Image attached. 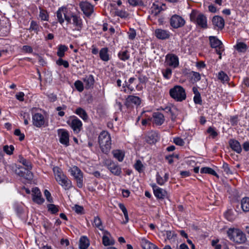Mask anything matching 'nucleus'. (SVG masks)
I'll list each match as a JSON object with an SVG mask.
<instances>
[{
	"label": "nucleus",
	"instance_id": "63",
	"mask_svg": "<svg viewBox=\"0 0 249 249\" xmlns=\"http://www.w3.org/2000/svg\"><path fill=\"white\" fill-rule=\"evenodd\" d=\"M230 122L232 126H235L238 123V117L237 116H231L230 118Z\"/></svg>",
	"mask_w": 249,
	"mask_h": 249
},
{
	"label": "nucleus",
	"instance_id": "11",
	"mask_svg": "<svg viewBox=\"0 0 249 249\" xmlns=\"http://www.w3.org/2000/svg\"><path fill=\"white\" fill-rule=\"evenodd\" d=\"M13 168H16L15 169V173L17 174L18 176L23 177L26 179L31 180L33 178V174L30 171V170H28L26 168H23L22 167H18L16 164L12 165Z\"/></svg>",
	"mask_w": 249,
	"mask_h": 249
},
{
	"label": "nucleus",
	"instance_id": "46",
	"mask_svg": "<svg viewBox=\"0 0 249 249\" xmlns=\"http://www.w3.org/2000/svg\"><path fill=\"white\" fill-rule=\"evenodd\" d=\"M48 211L53 214H55L59 211V207L53 204L47 205Z\"/></svg>",
	"mask_w": 249,
	"mask_h": 249
},
{
	"label": "nucleus",
	"instance_id": "17",
	"mask_svg": "<svg viewBox=\"0 0 249 249\" xmlns=\"http://www.w3.org/2000/svg\"><path fill=\"white\" fill-rule=\"evenodd\" d=\"M148 120L151 121L156 125H161L164 122L165 118L162 113L156 112L153 113L152 117H148Z\"/></svg>",
	"mask_w": 249,
	"mask_h": 249
},
{
	"label": "nucleus",
	"instance_id": "29",
	"mask_svg": "<svg viewBox=\"0 0 249 249\" xmlns=\"http://www.w3.org/2000/svg\"><path fill=\"white\" fill-rule=\"evenodd\" d=\"M158 139V133L156 132L151 131L148 133L146 140L147 142L152 144L156 143Z\"/></svg>",
	"mask_w": 249,
	"mask_h": 249
},
{
	"label": "nucleus",
	"instance_id": "4",
	"mask_svg": "<svg viewBox=\"0 0 249 249\" xmlns=\"http://www.w3.org/2000/svg\"><path fill=\"white\" fill-rule=\"evenodd\" d=\"M227 235L231 241L237 244H243L247 240L245 234L238 229H229L227 231Z\"/></svg>",
	"mask_w": 249,
	"mask_h": 249
},
{
	"label": "nucleus",
	"instance_id": "53",
	"mask_svg": "<svg viewBox=\"0 0 249 249\" xmlns=\"http://www.w3.org/2000/svg\"><path fill=\"white\" fill-rule=\"evenodd\" d=\"M233 212L231 210H229L225 213V216L226 218L229 221H233L235 216L232 214Z\"/></svg>",
	"mask_w": 249,
	"mask_h": 249
},
{
	"label": "nucleus",
	"instance_id": "16",
	"mask_svg": "<svg viewBox=\"0 0 249 249\" xmlns=\"http://www.w3.org/2000/svg\"><path fill=\"white\" fill-rule=\"evenodd\" d=\"M165 63L169 66L176 68L179 65V59L174 54H167L165 56Z\"/></svg>",
	"mask_w": 249,
	"mask_h": 249
},
{
	"label": "nucleus",
	"instance_id": "12",
	"mask_svg": "<svg viewBox=\"0 0 249 249\" xmlns=\"http://www.w3.org/2000/svg\"><path fill=\"white\" fill-rule=\"evenodd\" d=\"M185 23V20L181 16L178 15H173L170 19V25L175 29L183 27Z\"/></svg>",
	"mask_w": 249,
	"mask_h": 249
},
{
	"label": "nucleus",
	"instance_id": "61",
	"mask_svg": "<svg viewBox=\"0 0 249 249\" xmlns=\"http://www.w3.org/2000/svg\"><path fill=\"white\" fill-rule=\"evenodd\" d=\"M116 14L118 16L122 18H125L128 16L127 13L123 10H118L116 12Z\"/></svg>",
	"mask_w": 249,
	"mask_h": 249
},
{
	"label": "nucleus",
	"instance_id": "36",
	"mask_svg": "<svg viewBox=\"0 0 249 249\" xmlns=\"http://www.w3.org/2000/svg\"><path fill=\"white\" fill-rule=\"evenodd\" d=\"M75 113L84 121H86L88 119V116L87 112L84 109L81 107L77 108L76 109Z\"/></svg>",
	"mask_w": 249,
	"mask_h": 249
},
{
	"label": "nucleus",
	"instance_id": "9",
	"mask_svg": "<svg viewBox=\"0 0 249 249\" xmlns=\"http://www.w3.org/2000/svg\"><path fill=\"white\" fill-rule=\"evenodd\" d=\"M141 104V99L140 97L134 95H128L125 99L124 105L127 108L131 109L134 107H137Z\"/></svg>",
	"mask_w": 249,
	"mask_h": 249
},
{
	"label": "nucleus",
	"instance_id": "8",
	"mask_svg": "<svg viewBox=\"0 0 249 249\" xmlns=\"http://www.w3.org/2000/svg\"><path fill=\"white\" fill-rule=\"evenodd\" d=\"M74 133H78L82 128V123L80 120L75 116L71 117L67 122Z\"/></svg>",
	"mask_w": 249,
	"mask_h": 249
},
{
	"label": "nucleus",
	"instance_id": "32",
	"mask_svg": "<svg viewBox=\"0 0 249 249\" xmlns=\"http://www.w3.org/2000/svg\"><path fill=\"white\" fill-rule=\"evenodd\" d=\"M89 245V239L85 236L82 237L79 241L80 249H87Z\"/></svg>",
	"mask_w": 249,
	"mask_h": 249
},
{
	"label": "nucleus",
	"instance_id": "10",
	"mask_svg": "<svg viewBox=\"0 0 249 249\" xmlns=\"http://www.w3.org/2000/svg\"><path fill=\"white\" fill-rule=\"evenodd\" d=\"M209 41L211 47L215 49L217 53L219 55V59H221L222 52L224 51L222 42L214 36H209Z\"/></svg>",
	"mask_w": 249,
	"mask_h": 249
},
{
	"label": "nucleus",
	"instance_id": "20",
	"mask_svg": "<svg viewBox=\"0 0 249 249\" xmlns=\"http://www.w3.org/2000/svg\"><path fill=\"white\" fill-rule=\"evenodd\" d=\"M33 200L38 204H41L44 202V198L42 197L40 190L37 187L32 189Z\"/></svg>",
	"mask_w": 249,
	"mask_h": 249
},
{
	"label": "nucleus",
	"instance_id": "15",
	"mask_svg": "<svg viewBox=\"0 0 249 249\" xmlns=\"http://www.w3.org/2000/svg\"><path fill=\"white\" fill-rule=\"evenodd\" d=\"M155 196L159 199H163L168 198V193L166 190L161 188L155 184L151 185Z\"/></svg>",
	"mask_w": 249,
	"mask_h": 249
},
{
	"label": "nucleus",
	"instance_id": "6",
	"mask_svg": "<svg viewBox=\"0 0 249 249\" xmlns=\"http://www.w3.org/2000/svg\"><path fill=\"white\" fill-rule=\"evenodd\" d=\"M190 18L191 21L194 22L199 27L202 28L207 27V18L203 14L193 10L190 14Z\"/></svg>",
	"mask_w": 249,
	"mask_h": 249
},
{
	"label": "nucleus",
	"instance_id": "42",
	"mask_svg": "<svg viewBox=\"0 0 249 249\" xmlns=\"http://www.w3.org/2000/svg\"><path fill=\"white\" fill-rule=\"evenodd\" d=\"M68 50V47L64 45H60L59 46L58 51L57 52V55L60 57H62L64 56V53L66 51H67Z\"/></svg>",
	"mask_w": 249,
	"mask_h": 249
},
{
	"label": "nucleus",
	"instance_id": "48",
	"mask_svg": "<svg viewBox=\"0 0 249 249\" xmlns=\"http://www.w3.org/2000/svg\"><path fill=\"white\" fill-rule=\"evenodd\" d=\"M172 73V70L170 68H167L162 71L163 76L166 79H169L171 77Z\"/></svg>",
	"mask_w": 249,
	"mask_h": 249
},
{
	"label": "nucleus",
	"instance_id": "13",
	"mask_svg": "<svg viewBox=\"0 0 249 249\" xmlns=\"http://www.w3.org/2000/svg\"><path fill=\"white\" fill-rule=\"evenodd\" d=\"M105 165L113 175L117 176L121 175L122 173L121 167L111 160H106L105 161Z\"/></svg>",
	"mask_w": 249,
	"mask_h": 249
},
{
	"label": "nucleus",
	"instance_id": "18",
	"mask_svg": "<svg viewBox=\"0 0 249 249\" xmlns=\"http://www.w3.org/2000/svg\"><path fill=\"white\" fill-rule=\"evenodd\" d=\"M102 243L105 246H112L115 244V240L107 231H103Z\"/></svg>",
	"mask_w": 249,
	"mask_h": 249
},
{
	"label": "nucleus",
	"instance_id": "37",
	"mask_svg": "<svg viewBox=\"0 0 249 249\" xmlns=\"http://www.w3.org/2000/svg\"><path fill=\"white\" fill-rule=\"evenodd\" d=\"M18 161L21 163V164H22L24 166H25L26 167V168L28 170H31L32 169V164H31V162L24 159L22 156H19L18 157Z\"/></svg>",
	"mask_w": 249,
	"mask_h": 249
},
{
	"label": "nucleus",
	"instance_id": "40",
	"mask_svg": "<svg viewBox=\"0 0 249 249\" xmlns=\"http://www.w3.org/2000/svg\"><path fill=\"white\" fill-rule=\"evenodd\" d=\"M41 28L36 22L32 20L30 23V30L34 31L36 34H38V33L40 31V29Z\"/></svg>",
	"mask_w": 249,
	"mask_h": 249
},
{
	"label": "nucleus",
	"instance_id": "59",
	"mask_svg": "<svg viewBox=\"0 0 249 249\" xmlns=\"http://www.w3.org/2000/svg\"><path fill=\"white\" fill-rule=\"evenodd\" d=\"M14 134L19 137V140L20 141H23L25 138L24 134L23 133H21L20 130L19 129H16L15 130Z\"/></svg>",
	"mask_w": 249,
	"mask_h": 249
},
{
	"label": "nucleus",
	"instance_id": "57",
	"mask_svg": "<svg viewBox=\"0 0 249 249\" xmlns=\"http://www.w3.org/2000/svg\"><path fill=\"white\" fill-rule=\"evenodd\" d=\"M156 181L157 183L160 185H162L166 182L164 180V178L160 176L159 173H157L156 174Z\"/></svg>",
	"mask_w": 249,
	"mask_h": 249
},
{
	"label": "nucleus",
	"instance_id": "47",
	"mask_svg": "<svg viewBox=\"0 0 249 249\" xmlns=\"http://www.w3.org/2000/svg\"><path fill=\"white\" fill-rule=\"evenodd\" d=\"M39 16L42 20L48 21L49 20V15L46 10L40 9Z\"/></svg>",
	"mask_w": 249,
	"mask_h": 249
},
{
	"label": "nucleus",
	"instance_id": "23",
	"mask_svg": "<svg viewBox=\"0 0 249 249\" xmlns=\"http://www.w3.org/2000/svg\"><path fill=\"white\" fill-rule=\"evenodd\" d=\"M32 119L33 124L37 127H40L44 124L45 121L44 117L40 113L35 114L33 116Z\"/></svg>",
	"mask_w": 249,
	"mask_h": 249
},
{
	"label": "nucleus",
	"instance_id": "49",
	"mask_svg": "<svg viewBox=\"0 0 249 249\" xmlns=\"http://www.w3.org/2000/svg\"><path fill=\"white\" fill-rule=\"evenodd\" d=\"M3 150L7 154L11 155L13 154L14 147L12 145H10V146L6 145L3 146Z\"/></svg>",
	"mask_w": 249,
	"mask_h": 249
},
{
	"label": "nucleus",
	"instance_id": "54",
	"mask_svg": "<svg viewBox=\"0 0 249 249\" xmlns=\"http://www.w3.org/2000/svg\"><path fill=\"white\" fill-rule=\"evenodd\" d=\"M194 101L196 104H202L201 97L199 92H197V93H196V95H195L194 97Z\"/></svg>",
	"mask_w": 249,
	"mask_h": 249
},
{
	"label": "nucleus",
	"instance_id": "52",
	"mask_svg": "<svg viewBox=\"0 0 249 249\" xmlns=\"http://www.w3.org/2000/svg\"><path fill=\"white\" fill-rule=\"evenodd\" d=\"M222 168L224 171L227 175H231L233 174V171L231 169L228 164L226 162H224L222 166Z\"/></svg>",
	"mask_w": 249,
	"mask_h": 249
},
{
	"label": "nucleus",
	"instance_id": "41",
	"mask_svg": "<svg viewBox=\"0 0 249 249\" xmlns=\"http://www.w3.org/2000/svg\"><path fill=\"white\" fill-rule=\"evenodd\" d=\"M118 206H119V208L122 211V212L124 214V216L125 218V220L124 223H127L129 220V217H128L127 211L125 206L122 203H119L118 204Z\"/></svg>",
	"mask_w": 249,
	"mask_h": 249
},
{
	"label": "nucleus",
	"instance_id": "24",
	"mask_svg": "<svg viewBox=\"0 0 249 249\" xmlns=\"http://www.w3.org/2000/svg\"><path fill=\"white\" fill-rule=\"evenodd\" d=\"M67 9L64 7H61L58 8V10L56 11V17L58 21L61 24H62L64 22L65 20V15H67L66 14Z\"/></svg>",
	"mask_w": 249,
	"mask_h": 249
},
{
	"label": "nucleus",
	"instance_id": "50",
	"mask_svg": "<svg viewBox=\"0 0 249 249\" xmlns=\"http://www.w3.org/2000/svg\"><path fill=\"white\" fill-rule=\"evenodd\" d=\"M74 86L76 89L79 92H82L84 90V85L82 81L76 80L74 82Z\"/></svg>",
	"mask_w": 249,
	"mask_h": 249
},
{
	"label": "nucleus",
	"instance_id": "51",
	"mask_svg": "<svg viewBox=\"0 0 249 249\" xmlns=\"http://www.w3.org/2000/svg\"><path fill=\"white\" fill-rule=\"evenodd\" d=\"M190 75L192 80L195 82L198 81L200 79V75L198 72L192 71L190 73Z\"/></svg>",
	"mask_w": 249,
	"mask_h": 249
},
{
	"label": "nucleus",
	"instance_id": "28",
	"mask_svg": "<svg viewBox=\"0 0 249 249\" xmlns=\"http://www.w3.org/2000/svg\"><path fill=\"white\" fill-rule=\"evenodd\" d=\"M141 244L143 249H159L155 245L151 243L145 238H142L141 239Z\"/></svg>",
	"mask_w": 249,
	"mask_h": 249
},
{
	"label": "nucleus",
	"instance_id": "7",
	"mask_svg": "<svg viewBox=\"0 0 249 249\" xmlns=\"http://www.w3.org/2000/svg\"><path fill=\"white\" fill-rule=\"evenodd\" d=\"M69 172L76 179L77 186L81 188L83 187V173L81 170L76 166H73L70 168Z\"/></svg>",
	"mask_w": 249,
	"mask_h": 249
},
{
	"label": "nucleus",
	"instance_id": "31",
	"mask_svg": "<svg viewBox=\"0 0 249 249\" xmlns=\"http://www.w3.org/2000/svg\"><path fill=\"white\" fill-rule=\"evenodd\" d=\"M118 58L122 61H125L130 58V53L128 50H121L118 53Z\"/></svg>",
	"mask_w": 249,
	"mask_h": 249
},
{
	"label": "nucleus",
	"instance_id": "45",
	"mask_svg": "<svg viewBox=\"0 0 249 249\" xmlns=\"http://www.w3.org/2000/svg\"><path fill=\"white\" fill-rule=\"evenodd\" d=\"M135 169L139 173L142 172L144 168L143 164L140 160H137L134 164Z\"/></svg>",
	"mask_w": 249,
	"mask_h": 249
},
{
	"label": "nucleus",
	"instance_id": "22",
	"mask_svg": "<svg viewBox=\"0 0 249 249\" xmlns=\"http://www.w3.org/2000/svg\"><path fill=\"white\" fill-rule=\"evenodd\" d=\"M80 6L84 14L87 16H90L93 11V6L88 2H81Z\"/></svg>",
	"mask_w": 249,
	"mask_h": 249
},
{
	"label": "nucleus",
	"instance_id": "1",
	"mask_svg": "<svg viewBox=\"0 0 249 249\" xmlns=\"http://www.w3.org/2000/svg\"><path fill=\"white\" fill-rule=\"evenodd\" d=\"M65 19L68 24L71 25V29L73 31L80 32L83 28V21L81 17L76 14L65 15Z\"/></svg>",
	"mask_w": 249,
	"mask_h": 249
},
{
	"label": "nucleus",
	"instance_id": "44",
	"mask_svg": "<svg viewBox=\"0 0 249 249\" xmlns=\"http://www.w3.org/2000/svg\"><path fill=\"white\" fill-rule=\"evenodd\" d=\"M129 4L133 7L142 6L144 5L142 0H127Z\"/></svg>",
	"mask_w": 249,
	"mask_h": 249
},
{
	"label": "nucleus",
	"instance_id": "14",
	"mask_svg": "<svg viewBox=\"0 0 249 249\" xmlns=\"http://www.w3.org/2000/svg\"><path fill=\"white\" fill-rule=\"evenodd\" d=\"M57 133L60 142L66 146L69 145L70 135L68 131L65 129H58Z\"/></svg>",
	"mask_w": 249,
	"mask_h": 249
},
{
	"label": "nucleus",
	"instance_id": "60",
	"mask_svg": "<svg viewBox=\"0 0 249 249\" xmlns=\"http://www.w3.org/2000/svg\"><path fill=\"white\" fill-rule=\"evenodd\" d=\"M73 210L78 214L82 213L83 211V207L82 206H79L78 205H75L73 207Z\"/></svg>",
	"mask_w": 249,
	"mask_h": 249
},
{
	"label": "nucleus",
	"instance_id": "34",
	"mask_svg": "<svg viewBox=\"0 0 249 249\" xmlns=\"http://www.w3.org/2000/svg\"><path fill=\"white\" fill-rule=\"evenodd\" d=\"M113 157L119 161H122L124 157V152L120 150H114L112 151Z\"/></svg>",
	"mask_w": 249,
	"mask_h": 249
},
{
	"label": "nucleus",
	"instance_id": "56",
	"mask_svg": "<svg viewBox=\"0 0 249 249\" xmlns=\"http://www.w3.org/2000/svg\"><path fill=\"white\" fill-rule=\"evenodd\" d=\"M66 108L67 107L65 105H63L62 106L57 107L56 109L58 111V115L61 117L64 116L65 115V112L62 110H65Z\"/></svg>",
	"mask_w": 249,
	"mask_h": 249
},
{
	"label": "nucleus",
	"instance_id": "43",
	"mask_svg": "<svg viewBox=\"0 0 249 249\" xmlns=\"http://www.w3.org/2000/svg\"><path fill=\"white\" fill-rule=\"evenodd\" d=\"M217 77L223 83L228 82L229 80L228 76L223 71H221L218 73Z\"/></svg>",
	"mask_w": 249,
	"mask_h": 249
},
{
	"label": "nucleus",
	"instance_id": "19",
	"mask_svg": "<svg viewBox=\"0 0 249 249\" xmlns=\"http://www.w3.org/2000/svg\"><path fill=\"white\" fill-rule=\"evenodd\" d=\"M154 34L157 38L161 40H165L170 37L171 33L167 30L158 28L155 30Z\"/></svg>",
	"mask_w": 249,
	"mask_h": 249
},
{
	"label": "nucleus",
	"instance_id": "25",
	"mask_svg": "<svg viewBox=\"0 0 249 249\" xmlns=\"http://www.w3.org/2000/svg\"><path fill=\"white\" fill-rule=\"evenodd\" d=\"M83 81L85 83V88L86 89L92 88L95 82L94 76L91 74L85 76L83 78Z\"/></svg>",
	"mask_w": 249,
	"mask_h": 249
},
{
	"label": "nucleus",
	"instance_id": "21",
	"mask_svg": "<svg viewBox=\"0 0 249 249\" xmlns=\"http://www.w3.org/2000/svg\"><path fill=\"white\" fill-rule=\"evenodd\" d=\"M212 22L215 29L222 30L225 25L224 19L221 17L218 16L213 17Z\"/></svg>",
	"mask_w": 249,
	"mask_h": 249
},
{
	"label": "nucleus",
	"instance_id": "39",
	"mask_svg": "<svg viewBox=\"0 0 249 249\" xmlns=\"http://www.w3.org/2000/svg\"><path fill=\"white\" fill-rule=\"evenodd\" d=\"M235 48L237 51L244 53L247 51L248 47L246 43L240 42L236 44Z\"/></svg>",
	"mask_w": 249,
	"mask_h": 249
},
{
	"label": "nucleus",
	"instance_id": "64",
	"mask_svg": "<svg viewBox=\"0 0 249 249\" xmlns=\"http://www.w3.org/2000/svg\"><path fill=\"white\" fill-rule=\"evenodd\" d=\"M218 240H213L212 241V245L214 249H221V245L218 244Z\"/></svg>",
	"mask_w": 249,
	"mask_h": 249
},
{
	"label": "nucleus",
	"instance_id": "35",
	"mask_svg": "<svg viewBox=\"0 0 249 249\" xmlns=\"http://www.w3.org/2000/svg\"><path fill=\"white\" fill-rule=\"evenodd\" d=\"M92 224L93 226L98 228L99 230L102 231H105V230L104 229V226L102 221L98 216L94 217Z\"/></svg>",
	"mask_w": 249,
	"mask_h": 249
},
{
	"label": "nucleus",
	"instance_id": "58",
	"mask_svg": "<svg viewBox=\"0 0 249 249\" xmlns=\"http://www.w3.org/2000/svg\"><path fill=\"white\" fill-rule=\"evenodd\" d=\"M173 142L176 145L179 146H183L185 143L184 141L179 137L175 138L173 140Z\"/></svg>",
	"mask_w": 249,
	"mask_h": 249
},
{
	"label": "nucleus",
	"instance_id": "27",
	"mask_svg": "<svg viewBox=\"0 0 249 249\" xmlns=\"http://www.w3.org/2000/svg\"><path fill=\"white\" fill-rule=\"evenodd\" d=\"M152 13L156 16L161 11H164L166 9V5L164 4L160 5L156 3H153L151 7Z\"/></svg>",
	"mask_w": 249,
	"mask_h": 249
},
{
	"label": "nucleus",
	"instance_id": "30",
	"mask_svg": "<svg viewBox=\"0 0 249 249\" xmlns=\"http://www.w3.org/2000/svg\"><path fill=\"white\" fill-rule=\"evenodd\" d=\"M108 52V50L107 47L103 48L100 50L99 56L102 60L107 62L109 60V56Z\"/></svg>",
	"mask_w": 249,
	"mask_h": 249
},
{
	"label": "nucleus",
	"instance_id": "62",
	"mask_svg": "<svg viewBox=\"0 0 249 249\" xmlns=\"http://www.w3.org/2000/svg\"><path fill=\"white\" fill-rule=\"evenodd\" d=\"M128 35L129 39L131 40H133L136 36V32L134 29H130L128 32Z\"/></svg>",
	"mask_w": 249,
	"mask_h": 249
},
{
	"label": "nucleus",
	"instance_id": "3",
	"mask_svg": "<svg viewBox=\"0 0 249 249\" xmlns=\"http://www.w3.org/2000/svg\"><path fill=\"white\" fill-rule=\"evenodd\" d=\"M53 171L57 182L65 190L69 189L71 186V181L63 173L62 170L58 167H54Z\"/></svg>",
	"mask_w": 249,
	"mask_h": 249
},
{
	"label": "nucleus",
	"instance_id": "38",
	"mask_svg": "<svg viewBox=\"0 0 249 249\" xmlns=\"http://www.w3.org/2000/svg\"><path fill=\"white\" fill-rule=\"evenodd\" d=\"M200 173L209 174L214 176H215L217 178L219 177L216 172L210 167H206L202 168L200 170Z\"/></svg>",
	"mask_w": 249,
	"mask_h": 249
},
{
	"label": "nucleus",
	"instance_id": "26",
	"mask_svg": "<svg viewBox=\"0 0 249 249\" xmlns=\"http://www.w3.org/2000/svg\"><path fill=\"white\" fill-rule=\"evenodd\" d=\"M229 144L231 148L237 153H240L242 151V147L240 142L234 139L230 140Z\"/></svg>",
	"mask_w": 249,
	"mask_h": 249
},
{
	"label": "nucleus",
	"instance_id": "5",
	"mask_svg": "<svg viewBox=\"0 0 249 249\" xmlns=\"http://www.w3.org/2000/svg\"><path fill=\"white\" fill-rule=\"evenodd\" d=\"M170 96L177 102H182L186 98L185 89L181 86L177 85L169 90Z\"/></svg>",
	"mask_w": 249,
	"mask_h": 249
},
{
	"label": "nucleus",
	"instance_id": "2",
	"mask_svg": "<svg viewBox=\"0 0 249 249\" xmlns=\"http://www.w3.org/2000/svg\"><path fill=\"white\" fill-rule=\"evenodd\" d=\"M98 142L101 150L107 153L111 147V140L109 133L107 131H102L98 137Z\"/></svg>",
	"mask_w": 249,
	"mask_h": 249
},
{
	"label": "nucleus",
	"instance_id": "55",
	"mask_svg": "<svg viewBox=\"0 0 249 249\" xmlns=\"http://www.w3.org/2000/svg\"><path fill=\"white\" fill-rule=\"evenodd\" d=\"M56 64L59 66L63 65L65 68H67L69 66L68 62L66 60H63L61 58H59L56 61Z\"/></svg>",
	"mask_w": 249,
	"mask_h": 249
},
{
	"label": "nucleus",
	"instance_id": "33",
	"mask_svg": "<svg viewBox=\"0 0 249 249\" xmlns=\"http://www.w3.org/2000/svg\"><path fill=\"white\" fill-rule=\"evenodd\" d=\"M241 208L244 212H249V197H245L241 201Z\"/></svg>",
	"mask_w": 249,
	"mask_h": 249
}]
</instances>
